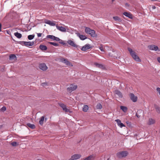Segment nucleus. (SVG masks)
<instances>
[{"label": "nucleus", "instance_id": "nucleus-1", "mask_svg": "<svg viewBox=\"0 0 160 160\" xmlns=\"http://www.w3.org/2000/svg\"><path fill=\"white\" fill-rule=\"evenodd\" d=\"M128 50L129 51L131 56L135 61L138 62L141 61V60L138 56L137 55L136 53L132 50V49L130 48H128Z\"/></svg>", "mask_w": 160, "mask_h": 160}, {"label": "nucleus", "instance_id": "nucleus-2", "mask_svg": "<svg viewBox=\"0 0 160 160\" xmlns=\"http://www.w3.org/2000/svg\"><path fill=\"white\" fill-rule=\"evenodd\" d=\"M85 32L87 33L90 34L92 37H96L97 36V34L95 33V31L89 28L86 27Z\"/></svg>", "mask_w": 160, "mask_h": 160}, {"label": "nucleus", "instance_id": "nucleus-3", "mask_svg": "<svg viewBox=\"0 0 160 160\" xmlns=\"http://www.w3.org/2000/svg\"><path fill=\"white\" fill-rule=\"evenodd\" d=\"M18 43L22 45L23 46L24 45L27 47L32 46L34 44V42H31L30 41H18Z\"/></svg>", "mask_w": 160, "mask_h": 160}, {"label": "nucleus", "instance_id": "nucleus-4", "mask_svg": "<svg viewBox=\"0 0 160 160\" xmlns=\"http://www.w3.org/2000/svg\"><path fill=\"white\" fill-rule=\"evenodd\" d=\"M128 154V152L127 151H123L118 152L117 155L118 158H121L126 157Z\"/></svg>", "mask_w": 160, "mask_h": 160}, {"label": "nucleus", "instance_id": "nucleus-5", "mask_svg": "<svg viewBox=\"0 0 160 160\" xmlns=\"http://www.w3.org/2000/svg\"><path fill=\"white\" fill-rule=\"evenodd\" d=\"M77 88V86L76 85L71 84L69 87L67 88L68 92H71L72 91L75 90Z\"/></svg>", "mask_w": 160, "mask_h": 160}, {"label": "nucleus", "instance_id": "nucleus-6", "mask_svg": "<svg viewBox=\"0 0 160 160\" xmlns=\"http://www.w3.org/2000/svg\"><path fill=\"white\" fill-rule=\"evenodd\" d=\"M67 42L69 45L72 47L76 48L80 47V46L79 45H77L73 41L71 40H68Z\"/></svg>", "mask_w": 160, "mask_h": 160}, {"label": "nucleus", "instance_id": "nucleus-7", "mask_svg": "<svg viewBox=\"0 0 160 160\" xmlns=\"http://www.w3.org/2000/svg\"><path fill=\"white\" fill-rule=\"evenodd\" d=\"M59 105L61 107L63 110H64L66 112H70V110L67 108L66 105L63 103H59Z\"/></svg>", "mask_w": 160, "mask_h": 160}, {"label": "nucleus", "instance_id": "nucleus-8", "mask_svg": "<svg viewBox=\"0 0 160 160\" xmlns=\"http://www.w3.org/2000/svg\"><path fill=\"white\" fill-rule=\"evenodd\" d=\"M45 23L48 24L51 26H55L56 25L55 21H51L45 19L44 21Z\"/></svg>", "mask_w": 160, "mask_h": 160}, {"label": "nucleus", "instance_id": "nucleus-9", "mask_svg": "<svg viewBox=\"0 0 160 160\" xmlns=\"http://www.w3.org/2000/svg\"><path fill=\"white\" fill-rule=\"evenodd\" d=\"M91 48V47L89 44H87L83 46L81 48V49L82 51H85Z\"/></svg>", "mask_w": 160, "mask_h": 160}, {"label": "nucleus", "instance_id": "nucleus-10", "mask_svg": "<svg viewBox=\"0 0 160 160\" xmlns=\"http://www.w3.org/2000/svg\"><path fill=\"white\" fill-rule=\"evenodd\" d=\"M81 156L79 154H74L73 155L69 160H76L79 158Z\"/></svg>", "mask_w": 160, "mask_h": 160}, {"label": "nucleus", "instance_id": "nucleus-11", "mask_svg": "<svg viewBox=\"0 0 160 160\" xmlns=\"http://www.w3.org/2000/svg\"><path fill=\"white\" fill-rule=\"evenodd\" d=\"M39 68L43 71L46 70L48 68L47 66L44 63L40 64L39 65Z\"/></svg>", "mask_w": 160, "mask_h": 160}, {"label": "nucleus", "instance_id": "nucleus-12", "mask_svg": "<svg viewBox=\"0 0 160 160\" xmlns=\"http://www.w3.org/2000/svg\"><path fill=\"white\" fill-rule=\"evenodd\" d=\"M60 61L65 63L66 65H70L71 63L69 61L63 58H61L60 59Z\"/></svg>", "mask_w": 160, "mask_h": 160}, {"label": "nucleus", "instance_id": "nucleus-13", "mask_svg": "<svg viewBox=\"0 0 160 160\" xmlns=\"http://www.w3.org/2000/svg\"><path fill=\"white\" fill-rule=\"evenodd\" d=\"M143 112L142 110L140 109L138 110L136 113V116L138 118H140L142 115L143 114Z\"/></svg>", "mask_w": 160, "mask_h": 160}, {"label": "nucleus", "instance_id": "nucleus-14", "mask_svg": "<svg viewBox=\"0 0 160 160\" xmlns=\"http://www.w3.org/2000/svg\"><path fill=\"white\" fill-rule=\"evenodd\" d=\"M130 97L131 100L134 102H136L137 100V97L135 96L132 93H131L130 94Z\"/></svg>", "mask_w": 160, "mask_h": 160}, {"label": "nucleus", "instance_id": "nucleus-15", "mask_svg": "<svg viewBox=\"0 0 160 160\" xmlns=\"http://www.w3.org/2000/svg\"><path fill=\"white\" fill-rule=\"evenodd\" d=\"M148 48L149 49L152 50H155L156 51L158 49V47L154 45H152L148 46Z\"/></svg>", "mask_w": 160, "mask_h": 160}, {"label": "nucleus", "instance_id": "nucleus-16", "mask_svg": "<svg viewBox=\"0 0 160 160\" xmlns=\"http://www.w3.org/2000/svg\"><path fill=\"white\" fill-rule=\"evenodd\" d=\"M57 29L62 32H66V30L65 28L62 26H59L58 25L56 26Z\"/></svg>", "mask_w": 160, "mask_h": 160}, {"label": "nucleus", "instance_id": "nucleus-17", "mask_svg": "<svg viewBox=\"0 0 160 160\" xmlns=\"http://www.w3.org/2000/svg\"><path fill=\"white\" fill-rule=\"evenodd\" d=\"M155 122V119L152 118H150L148 119L147 124L148 125H152L154 124Z\"/></svg>", "mask_w": 160, "mask_h": 160}, {"label": "nucleus", "instance_id": "nucleus-18", "mask_svg": "<svg viewBox=\"0 0 160 160\" xmlns=\"http://www.w3.org/2000/svg\"><path fill=\"white\" fill-rule=\"evenodd\" d=\"M54 38V41H59V42L61 44L63 45H65V43L62 40L60 39L59 38L56 37L55 36Z\"/></svg>", "mask_w": 160, "mask_h": 160}, {"label": "nucleus", "instance_id": "nucleus-19", "mask_svg": "<svg viewBox=\"0 0 160 160\" xmlns=\"http://www.w3.org/2000/svg\"><path fill=\"white\" fill-rule=\"evenodd\" d=\"M77 36L81 40H83L87 38V37L84 35H81L79 33L77 34Z\"/></svg>", "mask_w": 160, "mask_h": 160}, {"label": "nucleus", "instance_id": "nucleus-20", "mask_svg": "<svg viewBox=\"0 0 160 160\" xmlns=\"http://www.w3.org/2000/svg\"><path fill=\"white\" fill-rule=\"evenodd\" d=\"M115 93L120 98H122V93L118 90H115Z\"/></svg>", "mask_w": 160, "mask_h": 160}, {"label": "nucleus", "instance_id": "nucleus-21", "mask_svg": "<svg viewBox=\"0 0 160 160\" xmlns=\"http://www.w3.org/2000/svg\"><path fill=\"white\" fill-rule=\"evenodd\" d=\"M39 48L42 51H45L47 49V46L43 45H40L39 46Z\"/></svg>", "mask_w": 160, "mask_h": 160}, {"label": "nucleus", "instance_id": "nucleus-22", "mask_svg": "<svg viewBox=\"0 0 160 160\" xmlns=\"http://www.w3.org/2000/svg\"><path fill=\"white\" fill-rule=\"evenodd\" d=\"M123 14L130 18H132V15L130 13L125 12L123 13Z\"/></svg>", "mask_w": 160, "mask_h": 160}, {"label": "nucleus", "instance_id": "nucleus-23", "mask_svg": "<svg viewBox=\"0 0 160 160\" xmlns=\"http://www.w3.org/2000/svg\"><path fill=\"white\" fill-rule=\"evenodd\" d=\"M14 35L18 38H20L22 37V35L18 32H15Z\"/></svg>", "mask_w": 160, "mask_h": 160}, {"label": "nucleus", "instance_id": "nucleus-24", "mask_svg": "<svg viewBox=\"0 0 160 160\" xmlns=\"http://www.w3.org/2000/svg\"><path fill=\"white\" fill-rule=\"evenodd\" d=\"M44 118H45V117H44V116H42L41 118L40 119L39 121V123L41 125H42L43 124Z\"/></svg>", "mask_w": 160, "mask_h": 160}, {"label": "nucleus", "instance_id": "nucleus-25", "mask_svg": "<svg viewBox=\"0 0 160 160\" xmlns=\"http://www.w3.org/2000/svg\"><path fill=\"white\" fill-rule=\"evenodd\" d=\"M27 125L29 128L32 129H34L35 128V126L34 125L30 123H28Z\"/></svg>", "mask_w": 160, "mask_h": 160}, {"label": "nucleus", "instance_id": "nucleus-26", "mask_svg": "<svg viewBox=\"0 0 160 160\" xmlns=\"http://www.w3.org/2000/svg\"><path fill=\"white\" fill-rule=\"evenodd\" d=\"M120 108L123 112H127L128 109L126 107L123 106H121Z\"/></svg>", "mask_w": 160, "mask_h": 160}, {"label": "nucleus", "instance_id": "nucleus-27", "mask_svg": "<svg viewBox=\"0 0 160 160\" xmlns=\"http://www.w3.org/2000/svg\"><path fill=\"white\" fill-rule=\"evenodd\" d=\"M94 65L98 68H103V66L102 64L96 63H95Z\"/></svg>", "mask_w": 160, "mask_h": 160}, {"label": "nucleus", "instance_id": "nucleus-28", "mask_svg": "<svg viewBox=\"0 0 160 160\" xmlns=\"http://www.w3.org/2000/svg\"><path fill=\"white\" fill-rule=\"evenodd\" d=\"M55 37V36H53L52 35H48L46 36V38H50L53 40H54V38Z\"/></svg>", "mask_w": 160, "mask_h": 160}, {"label": "nucleus", "instance_id": "nucleus-29", "mask_svg": "<svg viewBox=\"0 0 160 160\" xmlns=\"http://www.w3.org/2000/svg\"><path fill=\"white\" fill-rule=\"evenodd\" d=\"M88 109V106L87 105H85L83 106V111L85 112H86Z\"/></svg>", "mask_w": 160, "mask_h": 160}, {"label": "nucleus", "instance_id": "nucleus-30", "mask_svg": "<svg viewBox=\"0 0 160 160\" xmlns=\"http://www.w3.org/2000/svg\"><path fill=\"white\" fill-rule=\"evenodd\" d=\"M48 43L51 45H53L54 46H55V47H58L59 46V44L57 43H56V42H48Z\"/></svg>", "mask_w": 160, "mask_h": 160}, {"label": "nucleus", "instance_id": "nucleus-31", "mask_svg": "<svg viewBox=\"0 0 160 160\" xmlns=\"http://www.w3.org/2000/svg\"><path fill=\"white\" fill-rule=\"evenodd\" d=\"M16 58L15 55L13 54H11L9 56V59L10 60L14 59Z\"/></svg>", "mask_w": 160, "mask_h": 160}, {"label": "nucleus", "instance_id": "nucleus-32", "mask_svg": "<svg viewBox=\"0 0 160 160\" xmlns=\"http://www.w3.org/2000/svg\"><path fill=\"white\" fill-rule=\"evenodd\" d=\"M93 158V156L92 155H90V156L85 158L84 160H92Z\"/></svg>", "mask_w": 160, "mask_h": 160}, {"label": "nucleus", "instance_id": "nucleus-33", "mask_svg": "<svg viewBox=\"0 0 160 160\" xmlns=\"http://www.w3.org/2000/svg\"><path fill=\"white\" fill-rule=\"evenodd\" d=\"M34 35H29L28 37V38L29 40H31L34 37Z\"/></svg>", "mask_w": 160, "mask_h": 160}, {"label": "nucleus", "instance_id": "nucleus-34", "mask_svg": "<svg viewBox=\"0 0 160 160\" xmlns=\"http://www.w3.org/2000/svg\"><path fill=\"white\" fill-rule=\"evenodd\" d=\"M113 18L115 21H121L120 18L118 16H115L113 17Z\"/></svg>", "mask_w": 160, "mask_h": 160}, {"label": "nucleus", "instance_id": "nucleus-35", "mask_svg": "<svg viewBox=\"0 0 160 160\" xmlns=\"http://www.w3.org/2000/svg\"><path fill=\"white\" fill-rule=\"evenodd\" d=\"M102 108V105L99 103H98L96 106V108L97 109H101Z\"/></svg>", "mask_w": 160, "mask_h": 160}, {"label": "nucleus", "instance_id": "nucleus-36", "mask_svg": "<svg viewBox=\"0 0 160 160\" xmlns=\"http://www.w3.org/2000/svg\"><path fill=\"white\" fill-rule=\"evenodd\" d=\"M155 108L157 112L158 113H160V108L159 107L157 106H155Z\"/></svg>", "mask_w": 160, "mask_h": 160}, {"label": "nucleus", "instance_id": "nucleus-37", "mask_svg": "<svg viewBox=\"0 0 160 160\" xmlns=\"http://www.w3.org/2000/svg\"><path fill=\"white\" fill-rule=\"evenodd\" d=\"M11 144L13 146H16L17 145V143L16 142H12Z\"/></svg>", "mask_w": 160, "mask_h": 160}, {"label": "nucleus", "instance_id": "nucleus-38", "mask_svg": "<svg viewBox=\"0 0 160 160\" xmlns=\"http://www.w3.org/2000/svg\"><path fill=\"white\" fill-rule=\"evenodd\" d=\"M115 121L116 122L118 126L121 122V120H120L119 119H116Z\"/></svg>", "mask_w": 160, "mask_h": 160}, {"label": "nucleus", "instance_id": "nucleus-39", "mask_svg": "<svg viewBox=\"0 0 160 160\" xmlns=\"http://www.w3.org/2000/svg\"><path fill=\"white\" fill-rule=\"evenodd\" d=\"M118 126L121 128H122V127H125V126L122 123V122H121L118 125Z\"/></svg>", "mask_w": 160, "mask_h": 160}, {"label": "nucleus", "instance_id": "nucleus-40", "mask_svg": "<svg viewBox=\"0 0 160 160\" xmlns=\"http://www.w3.org/2000/svg\"><path fill=\"white\" fill-rule=\"evenodd\" d=\"M6 108L5 107H3L1 109V110L3 111H4L6 110Z\"/></svg>", "mask_w": 160, "mask_h": 160}, {"label": "nucleus", "instance_id": "nucleus-41", "mask_svg": "<svg viewBox=\"0 0 160 160\" xmlns=\"http://www.w3.org/2000/svg\"><path fill=\"white\" fill-rule=\"evenodd\" d=\"M99 49L102 52H104V49L103 48V47L101 46V47H99Z\"/></svg>", "mask_w": 160, "mask_h": 160}, {"label": "nucleus", "instance_id": "nucleus-42", "mask_svg": "<svg viewBox=\"0 0 160 160\" xmlns=\"http://www.w3.org/2000/svg\"><path fill=\"white\" fill-rule=\"evenodd\" d=\"M47 84V83L46 82H43L42 83L41 85L42 86H45Z\"/></svg>", "mask_w": 160, "mask_h": 160}, {"label": "nucleus", "instance_id": "nucleus-43", "mask_svg": "<svg viewBox=\"0 0 160 160\" xmlns=\"http://www.w3.org/2000/svg\"><path fill=\"white\" fill-rule=\"evenodd\" d=\"M157 90L158 91V92L159 94L160 95V88H157Z\"/></svg>", "mask_w": 160, "mask_h": 160}, {"label": "nucleus", "instance_id": "nucleus-44", "mask_svg": "<svg viewBox=\"0 0 160 160\" xmlns=\"http://www.w3.org/2000/svg\"><path fill=\"white\" fill-rule=\"evenodd\" d=\"M42 34L41 33H38L37 36L38 37H40L41 36Z\"/></svg>", "mask_w": 160, "mask_h": 160}, {"label": "nucleus", "instance_id": "nucleus-45", "mask_svg": "<svg viewBox=\"0 0 160 160\" xmlns=\"http://www.w3.org/2000/svg\"><path fill=\"white\" fill-rule=\"evenodd\" d=\"M6 31L7 32V33L8 34H10V31L8 30H6Z\"/></svg>", "mask_w": 160, "mask_h": 160}, {"label": "nucleus", "instance_id": "nucleus-46", "mask_svg": "<svg viewBox=\"0 0 160 160\" xmlns=\"http://www.w3.org/2000/svg\"><path fill=\"white\" fill-rule=\"evenodd\" d=\"M157 60L158 62L160 63V57L157 58Z\"/></svg>", "mask_w": 160, "mask_h": 160}, {"label": "nucleus", "instance_id": "nucleus-47", "mask_svg": "<svg viewBox=\"0 0 160 160\" xmlns=\"http://www.w3.org/2000/svg\"><path fill=\"white\" fill-rule=\"evenodd\" d=\"M2 24L0 23V32L2 31L1 28H2Z\"/></svg>", "mask_w": 160, "mask_h": 160}, {"label": "nucleus", "instance_id": "nucleus-48", "mask_svg": "<svg viewBox=\"0 0 160 160\" xmlns=\"http://www.w3.org/2000/svg\"><path fill=\"white\" fill-rule=\"evenodd\" d=\"M156 8V7L155 6H153L152 7V8L153 9H155Z\"/></svg>", "mask_w": 160, "mask_h": 160}, {"label": "nucleus", "instance_id": "nucleus-49", "mask_svg": "<svg viewBox=\"0 0 160 160\" xmlns=\"http://www.w3.org/2000/svg\"><path fill=\"white\" fill-rule=\"evenodd\" d=\"M126 6H128V3H127L126 4Z\"/></svg>", "mask_w": 160, "mask_h": 160}, {"label": "nucleus", "instance_id": "nucleus-50", "mask_svg": "<svg viewBox=\"0 0 160 160\" xmlns=\"http://www.w3.org/2000/svg\"><path fill=\"white\" fill-rule=\"evenodd\" d=\"M37 160H42L41 159H37Z\"/></svg>", "mask_w": 160, "mask_h": 160}, {"label": "nucleus", "instance_id": "nucleus-51", "mask_svg": "<svg viewBox=\"0 0 160 160\" xmlns=\"http://www.w3.org/2000/svg\"><path fill=\"white\" fill-rule=\"evenodd\" d=\"M112 2H113L114 1V0H112Z\"/></svg>", "mask_w": 160, "mask_h": 160}, {"label": "nucleus", "instance_id": "nucleus-52", "mask_svg": "<svg viewBox=\"0 0 160 160\" xmlns=\"http://www.w3.org/2000/svg\"><path fill=\"white\" fill-rule=\"evenodd\" d=\"M47 119L46 118H45V120H46Z\"/></svg>", "mask_w": 160, "mask_h": 160}]
</instances>
